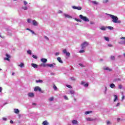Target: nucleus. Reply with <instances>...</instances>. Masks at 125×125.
Here are the masks:
<instances>
[{"instance_id":"obj_5","label":"nucleus","mask_w":125,"mask_h":125,"mask_svg":"<svg viewBox=\"0 0 125 125\" xmlns=\"http://www.w3.org/2000/svg\"><path fill=\"white\" fill-rule=\"evenodd\" d=\"M6 58H4V60H5V61H9L10 58H11V56L8 55V54H6Z\"/></svg>"},{"instance_id":"obj_34","label":"nucleus","mask_w":125,"mask_h":125,"mask_svg":"<svg viewBox=\"0 0 125 125\" xmlns=\"http://www.w3.org/2000/svg\"><path fill=\"white\" fill-rule=\"evenodd\" d=\"M109 30H114V27H112V26H108V27Z\"/></svg>"},{"instance_id":"obj_25","label":"nucleus","mask_w":125,"mask_h":125,"mask_svg":"<svg viewBox=\"0 0 125 125\" xmlns=\"http://www.w3.org/2000/svg\"><path fill=\"white\" fill-rule=\"evenodd\" d=\"M54 100V98L53 97H52L49 99V101H53Z\"/></svg>"},{"instance_id":"obj_56","label":"nucleus","mask_w":125,"mask_h":125,"mask_svg":"<svg viewBox=\"0 0 125 125\" xmlns=\"http://www.w3.org/2000/svg\"><path fill=\"white\" fill-rule=\"evenodd\" d=\"M62 12H62V11H61V10H60V11H59V13H62Z\"/></svg>"},{"instance_id":"obj_31","label":"nucleus","mask_w":125,"mask_h":125,"mask_svg":"<svg viewBox=\"0 0 125 125\" xmlns=\"http://www.w3.org/2000/svg\"><path fill=\"white\" fill-rule=\"evenodd\" d=\"M110 59H111V60H115V56H111L110 57Z\"/></svg>"},{"instance_id":"obj_16","label":"nucleus","mask_w":125,"mask_h":125,"mask_svg":"<svg viewBox=\"0 0 125 125\" xmlns=\"http://www.w3.org/2000/svg\"><path fill=\"white\" fill-rule=\"evenodd\" d=\"M72 123L73 125H77L78 124V121L76 120H74L72 121Z\"/></svg>"},{"instance_id":"obj_59","label":"nucleus","mask_w":125,"mask_h":125,"mask_svg":"<svg viewBox=\"0 0 125 125\" xmlns=\"http://www.w3.org/2000/svg\"><path fill=\"white\" fill-rule=\"evenodd\" d=\"M10 123H11V124H13V121L12 120H11V121H10Z\"/></svg>"},{"instance_id":"obj_40","label":"nucleus","mask_w":125,"mask_h":125,"mask_svg":"<svg viewBox=\"0 0 125 125\" xmlns=\"http://www.w3.org/2000/svg\"><path fill=\"white\" fill-rule=\"evenodd\" d=\"M64 98L65 100H68V97L67 96H64Z\"/></svg>"},{"instance_id":"obj_47","label":"nucleus","mask_w":125,"mask_h":125,"mask_svg":"<svg viewBox=\"0 0 125 125\" xmlns=\"http://www.w3.org/2000/svg\"><path fill=\"white\" fill-rule=\"evenodd\" d=\"M108 46H109V47H113V45H112L111 44H108Z\"/></svg>"},{"instance_id":"obj_1","label":"nucleus","mask_w":125,"mask_h":125,"mask_svg":"<svg viewBox=\"0 0 125 125\" xmlns=\"http://www.w3.org/2000/svg\"><path fill=\"white\" fill-rule=\"evenodd\" d=\"M110 16L111 17V19H113L112 21L113 23H121V21H118L119 20V18H118L116 16L113 15H110Z\"/></svg>"},{"instance_id":"obj_63","label":"nucleus","mask_w":125,"mask_h":125,"mask_svg":"<svg viewBox=\"0 0 125 125\" xmlns=\"http://www.w3.org/2000/svg\"><path fill=\"white\" fill-rule=\"evenodd\" d=\"M105 90H107V87H105Z\"/></svg>"},{"instance_id":"obj_61","label":"nucleus","mask_w":125,"mask_h":125,"mask_svg":"<svg viewBox=\"0 0 125 125\" xmlns=\"http://www.w3.org/2000/svg\"><path fill=\"white\" fill-rule=\"evenodd\" d=\"M32 105H37V104H36V103H33V104H32Z\"/></svg>"},{"instance_id":"obj_52","label":"nucleus","mask_w":125,"mask_h":125,"mask_svg":"<svg viewBox=\"0 0 125 125\" xmlns=\"http://www.w3.org/2000/svg\"><path fill=\"white\" fill-rule=\"evenodd\" d=\"M85 83L83 81L81 82V84H84Z\"/></svg>"},{"instance_id":"obj_55","label":"nucleus","mask_w":125,"mask_h":125,"mask_svg":"<svg viewBox=\"0 0 125 125\" xmlns=\"http://www.w3.org/2000/svg\"><path fill=\"white\" fill-rule=\"evenodd\" d=\"M2 91V89L1 88V87H0V92H1Z\"/></svg>"},{"instance_id":"obj_17","label":"nucleus","mask_w":125,"mask_h":125,"mask_svg":"<svg viewBox=\"0 0 125 125\" xmlns=\"http://www.w3.org/2000/svg\"><path fill=\"white\" fill-rule=\"evenodd\" d=\"M42 125H48L49 123H48V122H47V121H43L42 122Z\"/></svg>"},{"instance_id":"obj_6","label":"nucleus","mask_w":125,"mask_h":125,"mask_svg":"<svg viewBox=\"0 0 125 125\" xmlns=\"http://www.w3.org/2000/svg\"><path fill=\"white\" fill-rule=\"evenodd\" d=\"M63 53L66 54V56H68V57H70L71 56V54L69 52H67V50L66 49L63 50Z\"/></svg>"},{"instance_id":"obj_64","label":"nucleus","mask_w":125,"mask_h":125,"mask_svg":"<svg viewBox=\"0 0 125 125\" xmlns=\"http://www.w3.org/2000/svg\"><path fill=\"white\" fill-rule=\"evenodd\" d=\"M74 100H75V101H76V99H74Z\"/></svg>"},{"instance_id":"obj_2","label":"nucleus","mask_w":125,"mask_h":125,"mask_svg":"<svg viewBox=\"0 0 125 125\" xmlns=\"http://www.w3.org/2000/svg\"><path fill=\"white\" fill-rule=\"evenodd\" d=\"M79 17L80 19H82V20H83V21H84L85 22H89V20L88 19V18H87V17H86L83 16V15H80L79 16Z\"/></svg>"},{"instance_id":"obj_30","label":"nucleus","mask_w":125,"mask_h":125,"mask_svg":"<svg viewBox=\"0 0 125 125\" xmlns=\"http://www.w3.org/2000/svg\"><path fill=\"white\" fill-rule=\"evenodd\" d=\"M101 30H103V31H105L106 30V27H105L104 26H102L101 28Z\"/></svg>"},{"instance_id":"obj_23","label":"nucleus","mask_w":125,"mask_h":125,"mask_svg":"<svg viewBox=\"0 0 125 125\" xmlns=\"http://www.w3.org/2000/svg\"><path fill=\"white\" fill-rule=\"evenodd\" d=\"M114 97L115 98L114 100V102H116V101L118 100V96L115 95Z\"/></svg>"},{"instance_id":"obj_10","label":"nucleus","mask_w":125,"mask_h":125,"mask_svg":"<svg viewBox=\"0 0 125 125\" xmlns=\"http://www.w3.org/2000/svg\"><path fill=\"white\" fill-rule=\"evenodd\" d=\"M33 22V25L34 26H38V25H39V23H38V22H37V21H36V20H34L32 21Z\"/></svg>"},{"instance_id":"obj_35","label":"nucleus","mask_w":125,"mask_h":125,"mask_svg":"<svg viewBox=\"0 0 125 125\" xmlns=\"http://www.w3.org/2000/svg\"><path fill=\"white\" fill-rule=\"evenodd\" d=\"M36 83H42V80H36Z\"/></svg>"},{"instance_id":"obj_50","label":"nucleus","mask_w":125,"mask_h":125,"mask_svg":"<svg viewBox=\"0 0 125 125\" xmlns=\"http://www.w3.org/2000/svg\"><path fill=\"white\" fill-rule=\"evenodd\" d=\"M79 65L81 66V67H83V63H79Z\"/></svg>"},{"instance_id":"obj_12","label":"nucleus","mask_w":125,"mask_h":125,"mask_svg":"<svg viewBox=\"0 0 125 125\" xmlns=\"http://www.w3.org/2000/svg\"><path fill=\"white\" fill-rule=\"evenodd\" d=\"M29 97H34L35 96V93H29L28 94Z\"/></svg>"},{"instance_id":"obj_18","label":"nucleus","mask_w":125,"mask_h":125,"mask_svg":"<svg viewBox=\"0 0 125 125\" xmlns=\"http://www.w3.org/2000/svg\"><path fill=\"white\" fill-rule=\"evenodd\" d=\"M31 66L33 67V68H38V65L37 64L35 63H32Z\"/></svg>"},{"instance_id":"obj_7","label":"nucleus","mask_w":125,"mask_h":125,"mask_svg":"<svg viewBox=\"0 0 125 125\" xmlns=\"http://www.w3.org/2000/svg\"><path fill=\"white\" fill-rule=\"evenodd\" d=\"M104 70L105 71H109V72H112V71H113V70L112 69L109 68L108 67H104Z\"/></svg>"},{"instance_id":"obj_43","label":"nucleus","mask_w":125,"mask_h":125,"mask_svg":"<svg viewBox=\"0 0 125 125\" xmlns=\"http://www.w3.org/2000/svg\"><path fill=\"white\" fill-rule=\"evenodd\" d=\"M44 39H45L46 40H47L48 41V40H49V39H48V37H47V36H44Z\"/></svg>"},{"instance_id":"obj_53","label":"nucleus","mask_w":125,"mask_h":125,"mask_svg":"<svg viewBox=\"0 0 125 125\" xmlns=\"http://www.w3.org/2000/svg\"><path fill=\"white\" fill-rule=\"evenodd\" d=\"M120 104H120V103H118L116 105L117 107H118V106H120Z\"/></svg>"},{"instance_id":"obj_9","label":"nucleus","mask_w":125,"mask_h":125,"mask_svg":"<svg viewBox=\"0 0 125 125\" xmlns=\"http://www.w3.org/2000/svg\"><path fill=\"white\" fill-rule=\"evenodd\" d=\"M73 9H77L78 10H82V7H77L76 6H73Z\"/></svg>"},{"instance_id":"obj_39","label":"nucleus","mask_w":125,"mask_h":125,"mask_svg":"<svg viewBox=\"0 0 125 125\" xmlns=\"http://www.w3.org/2000/svg\"><path fill=\"white\" fill-rule=\"evenodd\" d=\"M66 87H68V88H72V86H71L70 85H66Z\"/></svg>"},{"instance_id":"obj_48","label":"nucleus","mask_w":125,"mask_h":125,"mask_svg":"<svg viewBox=\"0 0 125 125\" xmlns=\"http://www.w3.org/2000/svg\"><path fill=\"white\" fill-rule=\"evenodd\" d=\"M59 54H60L59 52H57V53H56L55 55H56V56H57L59 55Z\"/></svg>"},{"instance_id":"obj_41","label":"nucleus","mask_w":125,"mask_h":125,"mask_svg":"<svg viewBox=\"0 0 125 125\" xmlns=\"http://www.w3.org/2000/svg\"><path fill=\"white\" fill-rule=\"evenodd\" d=\"M84 86L85 87H87V86H88V83H86L85 84H84Z\"/></svg>"},{"instance_id":"obj_24","label":"nucleus","mask_w":125,"mask_h":125,"mask_svg":"<svg viewBox=\"0 0 125 125\" xmlns=\"http://www.w3.org/2000/svg\"><path fill=\"white\" fill-rule=\"evenodd\" d=\"M104 39L105 40V41H106V42H109V41H110L108 37H104Z\"/></svg>"},{"instance_id":"obj_57","label":"nucleus","mask_w":125,"mask_h":125,"mask_svg":"<svg viewBox=\"0 0 125 125\" xmlns=\"http://www.w3.org/2000/svg\"><path fill=\"white\" fill-rule=\"evenodd\" d=\"M15 74V73L14 72H12V76H14Z\"/></svg>"},{"instance_id":"obj_4","label":"nucleus","mask_w":125,"mask_h":125,"mask_svg":"<svg viewBox=\"0 0 125 125\" xmlns=\"http://www.w3.org/2000/svg\"><path fill=\"white\" fill-rule=\"evenodd\" d=\"M87 45H88V43L86 42H84L83 43L81 44L82 49L85 48V47H86Z\"/></svg>"},{"instance_id":"obj_29","label":"nucleus","mask_w":125,"mask_h":125,"mask_svg":"<svg viewBox=\"0 0 125 125\" xmlns=\"http://www.w3.org/2000/svg\"><path fill=\"white\" fill-rule=\"evenodd\" d=\"M22 9L24 10H27V9H28V7H27V6H22Z\"/></svg>"},{"instance_id":"obj_22","label":"nucleus","mask_w":125,"mask_h":125,"mask_svg":"<svg viewBox=\"0 0 125 125\" xmlns=\"http://www.w3.org/2000/svg\"><path fill=\"white\" fill-rule=\"evenodd\" d=\"M92 113V111H85V115H88L89 114H90Z\"/></svg>"},{"instance_id":"obj_21","label":"nucleus","mask_w":125,"mask_h":125,"mask_svg":"<svg viewBox=\"0 0 125 125\" xmlns=\"http://www.w3.org/2000/svg\"><path fill=\"white\" fill-rule=\"evenodd\" d=\"M19 66L21 67V68H23L24 67V63H21L20 64H19Z\"/></svg>"},{"instance_id":"obj_20","label":"nucleus","mask_w":125,"mask_h":125,"mask_svg":"<svg viewBox=\"0 0 125 125\" xmlns=\"http://www.w3.org/2000/svg\"><path fill=\"white\" fill-rule=\"evenodd\" d=\"M110 86L111 88H114L116 87V85H115V84H114V83L110 84Z\"/></svg>"},{"instance_id":"obj_8","label":"nucleus","mask_w":125,"mask_h":125,"mask_svg":"<svg viewBox=\"0 0 125 125\" xmlns=\"http://www.w3.org/2000/svg\"><path fill=\"white\" fill-rule=\"evenodd\" d=\"M34 90L35 91H42V89L41 88V87H40L39 86H36L35 87V88H34Z\"/></svg>"},{"instance_id":"obj_28","label":"nucleus","mask_w":125,"mask_h":125,"mask_svg":"<svg viewBox=\"0 0 125 125\" xmlns=\"http://www.w3.org/2000/svg\"><path fill=\"white\" fill-rule=\"evenodd\" d=\"M27 53H28V54L31 55V54H32V51H31V50H29L27 51Z\"/></svg>"},{"instance_id":"obj_15","label":"nucleus","mask_w":125,"mask_h":125,"mask_svg":"<svg viewBox=\"0 0 125 125\" xmlns=\"http://www.w3.org/2000/svg\"><path fill=\"white\" fill-rule=\"evenodd\" d=\"M57 60L60 63H63V62H62V60H61V58L60 57H58L57 58Z\"/></svg>"},{"instance_id":"obj_33","label":"nucleus","mask_w":125,"mask_h":125,"mask_svg":"<svg viewBox=\"0 0 125 125\" xmlns=\"http://www.w3.org/2000/svg\"><path fill=\"white\" fill-rule=\"evenodd\" d=\"M75 21H77V22H82V20L78 19H75Z\"/></svg>"},{"instance_id":"obj_54","label":"nucleus","mask_w":125,"mask_h":125,"mask_svg":"<svg viewBox=\"0 0 125 125\" xmlns=\"http://www.w3.org/2000/svg\"><path fill=\"white\" fill-rule=\"evenodd\" d=\"M125 96H123L122 97V100H124V99H125Z\"/></svg>"},{"instance_id":"obj_42","label":"nucleus","mask_w":125,"mask_h":125,"mask_svg":"<svg viewBox=\"0 0 125 125\" xmlns=\"http://www.w3.org/2000/svg\"><path fill=\"white\" fill-rule=\"evenodd\" d=\"M23 3L24 5H26L27 4H28V2H27V1H24Z\"/></svg>"},{"instance_id":"obj_51","label":"nucleus","mask_w":125,"mask_h":125,"mask_svg":"<svg viewBox=\"0 0 125 125\" xmlns=\"http://www.w3.org/2000/svg\"><path fill=\"white\" fill-rule=\"evenodd\" d=\"M121 40H125V37H121Z\"/></svg>"},{"instance_id":"obj_58","label":"nucleus","mask_w":125,"mask_h":125,"mask_svg":"<svg viewBox=\"0 0 125 125\" xmlns=\"http://www.w3.org/2000/svg\"><path fill=\"white\" fill-rule=\"evenodd\" d=\"M3 121H6V118H3Z\"/></svg>"},{"instance_id":"obj_44","label":"nucleus","mask_w":125,"mask_h":125,"mask_svg":"<svg viewBox=\"0 0 125 125\" xmlns=\"http://www.w3.org/2000/svg\"><path fill=\"white\" fill-rule=\"evenodd\" d=\"M31 33H32V34H34V35H36V34L35 33V32H34V31L33 30H30Z\"/></svg>"},{"instance_id":"obj_32","label":"nucleus","mask_w":125,"mask_h":125,"mask_svg":"<svg viewBox=\"0 0 125 125\" xmlns=\"http://www.w3.org/2000/svg\"><path fill=\"white\" fill-rule=\"evenodd\" d=\"M70 93L71 94H74L75 93V91L73 90H71L70 91Z\"/></svg>"},{"instance_id":"obj_14","label":"nucleus","mask_w":125,"mask_h":125,"mask_svg":"<svg viewBox=\"0 0 125 125\" xmlns=\"http://www.w3.org/2000/svg\"><path fill=\"white\" fill-rule=\"evenodd\" d=\"M14 111V113H15L16 114H19L20 112L19 110H18V109H17V108H15Z\"/></svg>"},{"instance_id":"obj_46","label":"nucleus","mask_w":125,"mask_h":125,"mask_svg":"<svg viewBox=\"0 0 125 125\" xmlns=\"http://www.w3.org/2000/svg\"><path fill=\"white\" fill-rule=\"evenodd\" d=\"M106 123H107V125H110V124H111V122H110L109 121H107Z\"/></svg>"},{"instance_id":"obj_11","label":"nucleus","mask_w":125,"mask_h":125,"mask_svg":"<svg viewBox=\"0 0 125 125\" xmlns=\"http://www.w3.org/2000/svg\"><path fill=\"white\" fill-rule=\"evenodd\" d=\"M86 120L87 122H92L93 121H95V120L93 119V118H89V117L86 118Z\"/></svg>"},{"instance_id":"obj_38","label":"nucleus","mask_w":125,"mask_h":125,"mask_svg":"<svg viewBox=\"0 0 125 125\" xmlns=\"http://www.w3.org/2000/svg\"><path fill=\"white\" fill-rule=\"evenodd\" d=\"M119 89H122V88H123V85L122 84L119 85Z\"/></svg>"},{"instance_id":"obj_49","label":"nucleus","mask_w":125,"mask_h":125,"mask_svg":"<svg viewBox=\"0 0 125 125\" xmlns=\"http://www.w3.org/2000/svg\"><path fill=\"white\" fill-rule=\"evenodd\" d=\"M108 0H104V2H105V3L108 2Z\"/></svg>"},{"instance_id":"obj_36","label":"nucleus","mask_w":125,"mask_h":125,"mask_svg":"<svg viewBox=\"0 0 125 125\" xmlns=\"http://www.w3.org/2000/svg\"><path fill=\"white\" fill-rule=\"evenodd\" d=\"M84 52V50H81L79 51V53H83Z\"/></svg>"},{"instance_id":"obj_37","label":"nucleus","mask_w":125,"mask_h":125,"mask_svg":"<svg viewBox=\"0 0 125 125\" xmlns=\"http://www.w3.org/2000/svg\"><path fill=\"white\" fill-rule=\"evenodd\" d=\"M32 57L33 58H34V59H37L38 58V57L36 55H33Z\"/></svg>"},{"instance_id":"obj_19","label":"nucleus","mask_w":125,"mask_h":125,"mask_svg":"<svg viewBox=\"0 0 125 125\" xmlns=\"http://www.w3.org/2000/svg\"><path fill=\"white\" fill-rule=\"evenodd\" d=\"M65 17H66V18H72V16H70L69 15H67L66 14H64Z\"/></svg>"},{"instance_id":"obj_60","label":"nucleus","mask_w":125,"mask_h":125,"mask_svg":"<svg viewBox=\"0 0 125 125\" xmlns=\"http://www.w3.org/2000/svg\"><path fill=\"white\" fill-rule=\"evenodd\" d=\"M120 120H121V118H117L118 122H119V121H120Z\"/></svg>"},{"instance_id":"obj_3","label":"nucleus","mask_w":125,"mask_h":125,"mask_svg":"<svg viewBox=\"0 0 125 125\" xmlns=\"http://www.w3.org/2000/svg\"><path fill=\"white\" fill-rule=\"evenodd\" d=\"M41 66L42 67H46V66H47L48 67H50V68H52L53 67V64H45V63H41Z\"/></svg>"},{"instance_id":"obj_62","label":"nucleus","mask_w":125,"mask_h":125,"mask_svg":"<svg viewBox=\"0 0 125 125\" xmlns=\"http://www.w3.org/2000/svg\"><path fill=\"white\" fill-rule=\"evenodd\" d=\"M26 30H28V31H30L31 32V29H29V28H27Z\"/></svg>"},{"instance_id":"obj_27","label":"nucleus","mask_w":125,"mask_h":125,"mask_svg":"<svg viewBox=\"0 0 125 125\" xmlns=\"http://www.w3.org/2000/svg\"><path fill=\"white\" fill-rule=\"evenodd\" d=\"M92 3H93V4H98V2L96 1H92Z\"/></svg>"},{"instance_id":"obj_45","label":"nucleus","mask_w":125,"mask_h":125,"mask_svg":"<svg viewBox=\"0 0 125 125\" xmlns=\"http://www.w3.org/2000/svg\"><path fill=\"white\" fill-rule=\"evenodd\" d=\"M27 22H28V23H31V20L30 19H28Z\"/></svg>"},{"instance_id":"obj_13","label":"nucleus","mask_w":125,"mask_h":125,"mask_svg":"<svg viewBox=\"0 0 125 125\" xmlns=\"http://www.w3.org/2000/svg\"><path fill=\"white\" fill-rule=\"evenodd\" d=\"M41 61L42 63H46L47 62V59H41Z\"/></svg>"},{"instance_id":"obj_26","label":"nucleus","mask_w":125,"mask_h":125,"mask_svg":"<svg viewBox=\"0 0 125 125\" xmlns=\"http://www.w3.org/2000/svg\"><path fill=\"white\" fill-rule=\"evenodd\" d=\"M53 88H54V90H56L57 89V87L56 85H55V84H54L53 85Z\"/></svg>"}]
</instances>
